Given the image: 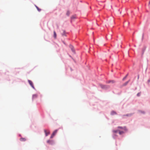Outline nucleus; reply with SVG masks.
<instances>
[{
	"label": "nucleus",
	"instance_id": "1",
	"mask_svg": "<svg viewBox=\"0 0 150 150\" xmlns=\"http://www.w3.org/2000/svg\"><path fill=\"white\" fill-rule=\"evenodd\" d=\"M100 86L103 89H106L109 87L107 85H103L102 84H100Z\"/></svg>",
	"mask_w": 150,
	"mask_h": 150
},
{
	"label": "nucleus",
	"instance_id": "2",
	"mask_svg": "<svg viewBox=\"0 0 150 150\" xmlns=\"http://www.w3.org/2000/svg\"><path fill=\"white\" fill-rule=\"evenodd\" d=\"M28 82H29V83L30 85L31 86V87L34 89L35 88L33 86V83L30 80H28Z\"/></svg>",
	"mask_w": 150,
	"mask_h": 150
},
{
	"label": "nucleus",
	"instance_id": "3",
	"mask_svg": "<svg viewBox=\"0 0 150 150\" xmlns=\"http://www.w3.org/2000/svg\"><path fill=\"white\" fill-rule=\"evenodd\" d=\"M69 47L71 49V50H72L73 53H75V50L74 48V47L72 45H70L69 46Z\"/></svg>",
	"mask_w": 150,
	"mask_h": 150
},
{
	"label": "nucleus",
	"instance_id": "4",
	"mask_svg": "<svg viewBox=\"0 0 150 150\" xmlns=\"http://www.w3.org/2000/svg\"><path fill=\"white\" fill-rule=\"evenodd\" d=\"M44 132H45L46 136H47L48 135H49L50 133L49 131L47 132V131L46 129H44Z\"/></svg>",
	"mask_w": 150,
	"mask_h": 150
},
{
	"label": "nucleus",
	"instance_id": "5",
	"mask_svg": "<svg viewBox=\"0 0 150 150\" xmlns=\"http://www.w3.org/2000/svg\"><path fill=\"white\" fill-rule=\"evenodd\" d=\"M47 142L49 144H52L53 143V141L52 140H48L47 141Z\"/></svg>",
	"mask_w": 150,
	"mask_h": 150
},
{
	"label": "nucleus",
	"instance_id": "6",
	"mask_svg": "<svg viewBox=\"0 0 150 150\" xmlns=\"http://www.w3.org/2000/svg\"><path fill=\"white\" fill-rule=\"evenodd\" d=\"M20 140L22 142H24L26 140V139L24 138H21L20 139Z\"/></svg>",
	"mask_w": 150,
	"mask_h": 150
},
{
	"label": "nucleus",
	"instance_id": "7",
	"mask_svg": "<svg viewBox=\"0 0 150 150\" xmlns=\"http://www.w3.org/2000/svg\"><path fill=\"white\" fill-rule=\"evenodd\" d=\"M38 95L37 94H35L33 95V99H34L37 98Z\"/></svg>",
	"mask_w": 150,
	"mask_h": 150
},
{
	"label": "nucleus",
	"instance_id": "8",
	"mask_svg": "<svg viewBox=\"0 0 150 150\" xmlns=\"http://www.w3.org/2000/svg\"><path fill=\"white\" fill-rule=\"evenodd\" d=\"M111 114L112 115H114L116 114V113L114 111H112L111 112Z\"/></svg>",
	"mask_w": 150,
	"mask_h": 150
},
{
	"label": "nucleus",
	"instance_id": "9",
	"mask_svg": "<svg viewBox=\"0 0 150 150\" xmlns=\"http://www.w3.org/2000/svg\"><path fill=\"white\" fill-rule=\"evenodd\" d=\"M57 37V35L55 31H54V38H56Z\"/></svg>",
	"mask_w": 150,
	"mask_h": 150
},
{
	"label": "nucleus",
	"instance_id": "10",
	"mask_svg": "<svg viewBox=\"0 0 150 150\" xmlns=\"http://www.w3.org/2000/svg\"><path fill=\"white\" fill-rule=\"evenodd\" d=\"M111 82L112 83H114L115 82V81L114 80L109 81L107 82V83H109Z\"/></svg>",
	"mask_w": 150,
	"mask_h": 150
},
{
	"label": "nucleus",
	"instance_id": "11",
	"mask_svg": "<svg viewBox=\"0 0 150 150\" xmlns=\"http://www.w3.org/2000/svg\"><path fill=\"white\" fill-rule=\"evenodd\" d=\"M57 130H56L54 131V132H53V133H52L53 134H54V135H55L57 133Z\"/></svg>",
	"mask_w": 150,
	"mask_h": 150
},
{
	"label": "nucleus",
	"instance_id": "12",
	"mask_svg": "<svg viewBox=\"0 0 150 150\" xmlns=\"http://www.w3.org/2000/svg\"><path fill=\"white\" fill-rule=\"evenodd\" d=\"M62 35L63 36H66L65 31L64 30H63V33H62Z\"/></svg>",
	"mask_w": 150,
	"mask_h": 150
},
{
	"label": "nucleus",
	"instance_id": "13",
	"mask_svg": "<svg viewBox=\"0 0 150 150\" xmlns=\"http://www.w3.org/2000/svg\"><path fill=\"white\" fill-rule=\"evenodd\" d=\"M129 80L128 81L126 82H125V83H124L123 84V86H126V85L127 83H128L129 82Z\"/></svg>",
	"mask_w": 150,
	"mask_h": 150
},
{
	"label": "nucleus",
	"instance_id": "14",
	"mask_svg": "<svg viewBox=\"0 0 150 150\" xmlns=\"http://www.w3.org/2000/svg\"><path fill=\"white\" fill-rule=\"evenodd\" d=\"M35 7H36L37 9L39 11H41V10L40 8H39L37 6H35Z\"/></svg>",
	"mask_w": 150,
	"mask_h": 150
},
{
	"label": "nucleus",
	"instance_id": "15",
	"mask_svg": "<svg viewBox=\"0 0 150 150\" xmlns=\"http://www.w3.org/2000/svg\"><path fill=\"white\" fill-rule=\"evenodd\" d=\"M119 134H121L124 133V132L123 131H120L119 130Z\"/></svg>",
	"mask_w": 150,
	"mask_h": 150
},
{
	"label": "nucleus",
	"instance_id": "16",
	"mask_svg": "<svg viewBox=\"0 0 150 150\" xmlns=\"http://www.w3.org/2000/svg\"><path fill=\"white\" fill-rule=\"evenodd\" d=\"M113 132L115 133H117L119 132L118 130H114L113 131Z\"/></svg>",
	"mask_w": 150,
	"mask_h": 150
},
{
	"label": "nucleus",
	"instance_id": "17",
	"mask_svg": "<svg viewBox=\"0 0 150 150\" xmlns=\"http://www.w3.org/2000/svg\"><path fill=\"white\" fill-rule=\"evenodd\" d=\"M127 75H128L127 74V75L124 77L123 78V80H125L126 79Z\"/></svg>",
	"mask_w": 150,
	"mask_h": 150
},
{
	"label": "nucleus",
	"instance_id": "18",
	"mask_svg": "<svg viewBox=\"0 0 150 150\" xmlns=\"http://www.w3.org/2000/svg\"><path fill=\"white\" fill-rule=\"evenodd\" d=\"M54 136V134H53V133L51 135V137H50V138H52Z\"/></svg>",
	"mask_w": 150,
	"mask_h": 150
},
{
	"label": "nucleus",
	"instance_id": "19",
	"mask_svg": "<svg viewBox=\"0 0 150 150\" xmlns=\"http://www.w3.org/2000/svg\"><path fill=\"white\" fill-rule=\"evenodd\" d=\"M140 95H141V93H137V96H140Z\"/></svg>",
	"mask_w": 150,
	"mask_h": 150
},
{
	"label": "nucleus",
	"instance_id": "20",
	"mask_svg": "<svg viewBox=\"0 0 150 150\" xmlns=\"http://www.w3.org/2000/svg\"><path fill=\"white\" fill-rule=\"evenodd\" d=\"M67 14L68 16H69V12L68 11L67 13Z\"/></svg>",
	"mask_w": 150,
	"mask_h": 150
},
{
	"label": "nucleus",
	"instance_id": "21",
	"mask_svg": "<svg viewBox=\"0 0 150 150\" xmlns=\"http://www.w3.org/2000/svg\"><path fill=\"white\" fill-rule=\"evenodd\" d=\"M118 128H121V129H123V128L121 127H118Z\"/></svg>",
	"mask_w": 150,
	"mask_h": 150
},
{
	"label": "nucleus",
	"instance_id": "22",
	"mask_svg": "<svg viewBox=\"0 0 150 150\" xmlns=\"http://www.w3.org/2000/svg\"><path fill=\"white\" fill-rule=\"evenodd\" d=\"M148 82H150V80H148Z\"/></svg>",
	"mask_w": 150,
	"mask_h": 150
},
{
	"label": "nucleus",
	"instance_id": "23",
	"mask_svg": "<svg viewBox=\"0 0 150 150\" xmlns=\"http://www.w3.org/2000/svg\"><path fill=\"white\" fill-rule=\"evenodd\" d=\"M149 4H150V1H149Z\"/></svg>",
	"mask_w": 150,
	"mask_h": 150
},
{
	"label": "nucleus",
	"instance_id": "24",
	"mask_svg": "<svg viewBox=\"0 0 150 150\" xmlns=\"http://www.w3.org/2000/svg\"><path fill=\"white\" fill-rule=\"evenodd\" d=\"M139 78V76H138V79Z\"/></svg>",
	"mask_w": 150,
	"mask_h": 150
}]
</instances>
